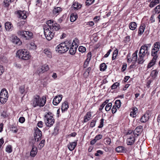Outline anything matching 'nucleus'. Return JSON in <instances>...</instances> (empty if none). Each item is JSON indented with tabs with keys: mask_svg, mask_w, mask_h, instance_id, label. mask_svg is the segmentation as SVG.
<instances>
[{
	"mask_svg": "<svg viewBox=\"0 0 160 160\" xmlns=\"http://www.w3.org/2000/svg\"><path fill=\"white\" fill-rule=\"evenodd\" d=\"M47 26L44 27V32L46 39L49 41L53 37L54 31H58L60 29V25L52 20H49L46 22Z\"/></svg>",
	"mask_w": 160,
	"mask_h": 160,
	"instance_id": "f257e3e1",
	"label": "nucleus"
},
{
	"mask_svg": "<svg viewBox=\"0 0 160 160\" xmlns=\"http://www.w3.org/2000/svg\"><path fill=\"white\" fill-rule=\"evenodd\" d=\"M46 101V99L45 97L43 96L41 98L39 96L37 95L34 97L32 104L34 108L38 106L42 107L45 105Z\"/></svg>",
	"mask_w": 160,
	"mask_h": 160,
	"instance_id": "f03ea898",
	"label": "nucleus"
},
{
	"mask_svg": "<svg viewBox=\"0 0 160 160\" xmlns=\"http://www.w3.org/2000/svg\"><path fill=\"white\" fill-rule=\"evenodd\" d=\"M70 46L71 42L65 41L57 45L56 48V50L59 53H64L68 50Z\"/></svg>",
	"mask_w": 160,
	"mask_h": 160,
	"instance_id": "7ed1b4c3",
	"label": "nucleus"
},
{
	"mask_svg": "<svg viewBox=\"0 0 160 160\" xmlns=\"http://www.w3.org/2000/svg\"><path fill=\"white\" fill-rule=\"evenodd\" d=\"M54 115L51 112H47L44 116V121L45 124L47 127H52L55 122V119L53 117Z\"/></svg>",
	"mask_w": 160,
	"mask_h": 160,
	"instance_id": "20e7f679",
	"label": "nucleus"
},
{
	"mask_svg": "<svg viewBox=\"0 0 160 160\" xmlns=\"http://www.w3.org/2000/svg\"><path fill=\"white\" fill-rule=\"evenodd\" d=\"M16 55L19 58L24 60H28L31 57L29 52L25 49L19 50L17 52Z\"/></svg>",
	"mask_w": 160,
	"mask_h": 160,
	"instance_id": "39448f33",
	"label": "nucleus"
},
{
	"mask_svg": "<svg viewBox=\"0 0 160 160\" xmlns=\"http://www.w3.org/2000/svg\"><path fill=\"white\" fill-rule=\"evenodd\" d=\"M17 33L19 36L25 40H30L33 38V34L30 31L19 30Z\"/></svg>",
	"mask_w": 160,
	"mask_h": 160,
	"instance_id": "423d86ee",
	"label": "nucleus"
},
{
	"mask_svg": "<svg viewBox=\"0 0 160 160\" xmlns=\"http://www.w3.org/2000/svg\"><path fill=\"white\" fill-rule=\"evenodd\" d=\"M8 98V93L5 88L2 89L0 92V102L2 104H5Z\"/></svg>",
	"mask_w": 160,
	"mask_h": 160,
	"instance_id": "0eeeda50",
	"label": "nucleus"
},
{
	"mask_svg": "<svg viewBox=\"0 0 160 160\" xmlns=\"http://www.w3.org/2000/svg\"><path fill=\"white\" fill-rule=\"evenodd\" d=\"M71 46L69 47V53L72 55H74L77 50V49L78 47L79 41V40L77 38H75L73 40L72 43H71Z\"/></svg>",
	"mask_w": 160,
	"mask_h": 160,
	"instance_id": "6e6552de",
	"label": "nucleus"
},
{
	"mask_svg": "<svg viewBox=\"0 0 160 160\" xmlns=\"http://www.w3.org/2000/svg\"><path fill=\"white\" fill-rule=\"evenodd\" d=\"M151 46V43L144 44L141 47L139 52L145 56L146 55H148L149 54L148 50L149 49Z\"/></svg>",
	"mask_w": 160,
	"mask_h": 160,
	"instance_id": "1a4fd4ad",
	"label": "nucleus"
},
{
	"mask_svg": "<svg viewBox=\"0 0 160 160\" xmlns=\"http://www.w3.org/2000/svg\"><path fill=\"white\" fill-rule=\"evenodd\" d=\"M160 48V43L159 42H155L152 49L151 52V55L152 56H155L158 57V53L159 50Z\"/></svg>",
	"mask_w": 160,
	"mask_h": 160,
	"instance_id": "9d476101",
	"label": "nucleus"
},
{
	"mask_svg": "<svg viewBox=\"0 0 160 160\" xmlns=\"http://www.w3.org/2000/svg\"><path fill=\"white\" fill-rule=\"evenodd\" d=\"M138 50H136L132 55V58H131L130 54H128L127 55V62H131L132 61L136 62L137 60L138 56L137 53Z\"/></svg>",
	"mask_w": 160,
	"mask_h": 160,
	"instance_id": "9b49d317",
	"label": "nucleus"
},
{
	"mask_svg": "<svg viewBox=\"0 0 160 160\" xmlns=\"http://www.w3.org/2000/svg\"><path fill=\"white\" fill-rule=\"evenodd\" d=\"M135 135L131 134L129 135L127 139V143L128 145H133L135 141Z\"/></svg>",
	"mask_w": 160,
	"mask_h": 160,
	"instance_id": "f8f14e48",
	"label": "nucleus"
},
{
	"mask_svg": "<svg viewBox=\"0 0 160 160\" xmlns=\"http://www.w3.org/2000/svg\"><path fill=\"white\" fill-rule=\"evenodd\" d=\"M62 98V96L61 94L56 96L53 99V104L55 106L58 105L61 101Z\"/></svg>",
	"mask_w": 160,
	"mask_h": 160,
	"instance_id": "ddd939ff",
	"label": "nucleus"
},
{
	"mask_svg": "<svg viewBox=\"0 0 160 160\" xmlns=\"http://www.w3.org/2000/svg\"><path fill=\"white\" fill-rule=\"evenodd\" d=\"M11 41L13 43L18 45L22 44V42L20 39L16 36H12Z\"/></svg>",
	"mask_w": 160,
	"mask_h": 160,
	"instance_id": "4468645a",
	"label": "nucleus"
},
{
	"mask_svg": "<svg viewBox=\"0 0 160 160\" xmlns=\"http://www.w3.org/2000/svg\"><path fill=\"white\" fill-rule=\"evenodd\" d=\"M43 52L47 58H52V53L50 50L47 48L43 50Z\"/></svg>",
	"mask_w": 160,
	"mask_h": 160,
	"instance_id": "2eb2a0df",
	"label": "nucleus"
},
{
	"mask_svg": "<svg viewBox=\"0 0 160 160\" xmlns=\"http://www.w3.org/2000/svg\"><path fill=\"white\" fill-rule=\"evenodd\" d=\"M142 129V127L141 126H139L134 130L133 134L135 136L137 135V136H138L141 133Z\"/></svg>",
	"mask_w": 160,
	"mask_h": 160,
	"instance_id": "dca6fc26",
	"label": "nucleus"
},
{
	"mask_svg": "<svg viewBox=\"0 0 160 160\" xmlns=\"http://www.w3.org/2000/svg\"><path fill=\"white\" fill-rule=\"evenodd\" d=\"M77 142H70L68 145L67 146L68 149L71 151L73 150L76 146Z\"/></svg>",
	"mask_w": 160,
	"mask_h": 160,
	"instance_id": "f3484780",
	"label": "nucleus"
},
{
	"mask_svg": "<svg viewBox=\"0 0 160 160\" xmlns=\"http://www.w3.org/2000/svg\"><path fill=\"white\" fill-rule=\"evenodd\" d=\"M69 108L68 103L67 101L64 102L62 104L61 109L62 112L66 111Z\"/></svg>",
	"mask_w": 160,
	"mask_h": 160,
	"instance_id": "a211bd4d",
	"label": "nucleus"
},
{
	"mask_svg": "<svg viewBox=\"0 0 160 160\" xmlns=\"http://www.w3.org/2000/svg\"><path fill=\"white\" fill-rule=\"evenodd\" d=\"M5 28L6 30L7 31H11L13 29V25L11 22H7L5 23Z\"/></svg>",
	"mask_w": 160,
	"mask_h": 160,
	"instance_id": "6ab92c4d",
	"label": "nucleus"
},
{
	"mask_svg": "<svg viewBox=\"0 0 160 160\" xmlns=\"http://www.w3.org/2000/svg\"><path fill=\"white\" fill-rule=\"evenodd\" d=\"M149 116L147 113H145L140 118V120L142 122H145L149 119Z\"/></svg>",
	"mask_w": 160,
	"mask_h": 160,
	"instance_id": "aec40b11",
	"label": "nucleus"
},
{
	"mask_svg": "<svg viewBox=\"0 0 160 160\" xmlns=\"http://www.w3.org/2000/svg\"><path fill=\"white\" fill-rule=\"evenodd\" d=\"M18 15L19 18L22 19H25L27 18V16L26 15V12L25 11H19L18 12Z\"/></svg>",
	"mask_w": 160,
	"mask_h": 160,
	"instance_id": "412c9836",
	"label": "nucleus"
},
{
	"mask_svg": "<svg viewBox=\"0 0 160 160\" xmlns=\"http://www.w3.org/2000/svg\"><path fill=\"white\" fill-rule=\"evenodd\" d=\"M92 116L91 112H88L86 115L84 117V122H87L89 121L91 118Z\"/></svg>",
	"mask_w": 160,
	"mask_h": 160,
	"instance_id": "4be33fe9",
	"label": "nucleus"
},
{
	"mask_svg": "<svg viewBox=\"0 0 160 160\" xmlns=\"http://www.w3.org/2000/svg\"><path fill=\"white\" fill-rule=\"evenodd\" d=\"M49 66L48 65L45 64L43 66H42L40 69L38 70L39 72H43L46 71H47L49 69Z\"/></svg>",
	"mask_w": 160,
	"mask_h": 160,
	"instance_id": "5701e85b",
	"label": "nucleus"
},
{
	"mask_svg": "<svg viewBox=\"0 0 160 160\" xmlns=\"http://www.w3.org/2000/svg\"><path fill=\"white\" fill-rule=\"evenodd\" d=\"M37 149L35 146H33L30 152V155L32 157H34L37 153Z\"/></svg>",
	"mask_w": 160,
	"mask_h": 160,
	"instance_id": "b1692460",
	"label": "nucleus"
},
{
	"mask_svg": "<svg viewBox=\"0 0 160 160\" xmlns=\"http://www.w3.org/2000/svg\"><path fill=\"white\" fill-rule=\"evenodd\" d=\"M62 11V9L60 7H54L52 13L54 15L58 14Z\"/></svg>",
	"mask_w": 160,
	"mask_h": 160,
	"instance_id": "393cba45",
	"label": "nucleus"
},
{
	"mask_svg": "<svg viewBox=\"0 0 160 160\" xmlns=\"http://www.w3.org/2000/svg\"><path fill=\"white\" fill-rule=\"evenodd\" d=\"M153 57V58L148 63L147 66V68H150L155 64L156 60L158 57L155 56Z\"/></svg>",
	"mask_w": 160,
	"mask_h": 160,
	"instance_id": "a878e982",
	"label": "nucleus"
},
{
	"mask_svg": "<svg viewBox=\"0 0 160 160\" xmlns=\"http://www.w3.org/2000/svg\"><path fill=\"white\" fill-rule=\"evenodd\" d=\"M82 7V5L77 2H75L73 3L72 7L74 9H80Z\"/></svg>",
	"mask_w": 160,
	"mask_h": 160,
	"instance_id": "bb28decb",
	"label": "nucleus"
},
{
	"mask_svg": "<svg viewBox=\"0 0 160 160\" xmlns=\"http://www.w3.org/2000/svg\"><path fill=\"white\" fill-rule=\"evenodd\" d=\"M138 112V109L137 108H134L132 111L130 113V116L133 117L134 118L136 116V114Z\"/></svg>",
	"mask_w": 160,
	"mask_h": 160,
	"instance_id": "cd10ccee",
	"label": "nucleus"
},
{
	"mask_svg": "<svg viewBox=\"0 0 160 160\" xmlns=\"http://www.w3.org/2000/svg\"><path fill=\"white\" fill-rule=\"evenodd\" d=\"M138 63H142L144 61V57L145 56V55H143L139 52L138 53Z\"/></svg>",
	"mask_w": 160,
	"mask_h": 160,
	"instance_id": "c85d7f7f",
	"label": "nucleus"
},
{
	"mask_svg": "<svg viewBox=\"0 0 160 160\" xmlns=\"http://www.w3.org/2000/svg\"><path fill=\"white\" fill-rule=\"evenodd\" d=\"M129 27L131 30H134L136 28L137 25L135 22H131L130 23Z\"/></svg>",
	"mask_w": 160,
	"mask_h": 160,
	"instance_id": "c756f323",
	"label": "nucleus"
},
{
	"mask_svg": "<svg viewBox=\"0 0 160 160\" xmlns=\"http://www.w3.org/2000/svg\"><path fill=\"white\" fill-rule=\"evenodd\" d=\"M78 15L76 13H73L71 14L70 18V20L71 22H74L78 18Z\"/></svg>",
	"mask_w": 160,
	"mask_h": 160,
	"instance_id": "7c9ffc66",
	"label": "nucleus"
},
{
	"mask_svg": "<svg viewBox=\"0 0 160 160\" xmlns=\"http://www.w3.org/2000/svg\"><path fill=\"white\" fill-rule=\"evenodd\" d=\"M92 57V53L90 52H89L87 54V58L85 62V63L88 64L90 61Z\"/></svg>",
	"mask_w": 160,
	"mask_h": 160,
	"instance_id": "2f4dec72",
	"label": "nucleus"
},
{
	"mask_svg": "<svg viewBox=\"0 0 160 160\" xmlns=\"http://www.w3.org/2000/svg\"><path fill=\"white\" fill-rule=\"evenodd\" d=\"M107 68V66L104 63H101L100 65V71H104L106 70Z\"/></svg>",
	"mask_w": 160,
	"mask_h": 160,
	"instance_id": "473e14b6",
	"label": "nucleus"
},
{
	"mask_svg": "<svg viewBox=\"0 0 160 160\" xmlns=\"http://www.w3.org/2000/svg\"><path fill=\"white\" fill-rule=\"evenodd\" d=\"M159 0H154V1L151 2L149 5V6L151 8H152L155 6L157 4L159 3Z\"/></svg>",
	"mask_w": 160,
	"mask_h": 160,
	"instance_id": "72a5a7b5",
	"label": "nucleus"
},
{
	"mask_svg": "<svg viewBox=\"0 0 160 160\" xmlns=\"http://www.w3.org/2000/svg\"><path fill=\"white\" fill-rule=\"evenodd\" d=\"M145 28V27L142 26H140L138 31V34L141 35L143 32Z\"/></svg>",
	"mask_w": 160,
	"mask_h": 160,
	"instance_id": "f704fd0d",
	"label": "nucleus"
},
{
	"mask_svg": "<svg viewBox=\"0 0 160 160\" xmlns=\"http://www.w3.org/2000/svg\"><path fill=\"white\" fill-rule=\"evenodd\" d=\"M6 151L8 153H10L12 152V147L11 145H8L6 148Z\"/></svg>",
	"mask_w": 160,
	"mask_h": 160,
	"instance_id": "c9c22d12",
	"label": "nucleus"
},
{
	"mask_svg": "<svg viewBox=\"0 0 160 160\" xmlns=\"http://www.w3.org/2000/svg\"><path fill=\"white\" fill-rule=\"evenodd\" d=\"M124 148V147L122 146H118L116 148V151L118 152H123Z\"/></svg>",
	"mask_w": 160,
	"mask_h": 160,
	"instance_id": "e433bc0d",
	"label": "nucleus"
},
{
	"mask_svg": "<svg viewBox=\"0 0 160 160\" xmlns=\"http://www.w3.org/2000/svg\"><path fill=\"white\" fill-rule=\"evenodd\" d=\"M25 86L24 85H22L19 87V91L21 94L24 93L25 92Z\"/></svg>",
	"mask_w": 160,
	"mask_h": 160,
	"instance_id": "4c0bfd02",
	"label": "nucleus"
},
{
	"mask_svg": "<svg viewBox=\"0 0 160 160\" xmlns=\"http://www.w3.org/2000/svg\"><path fill=\"white\" fill-rule=\"evenodd\" d=\"M35 129V130L34 133V136L42 135V132L38 128H36Z\"/></svg>",
	"mask_w": 160,
	"mask_h": 160,
	"instance_id": "58836bf2",
	"label": "nucleus"
},
{
	"mask_svg": "<svg viewBox=\"0 0 160 160\" xmlns=\"http://www.w3.org/2000/svg\"><path fill=\"white\" fill-rule=\"evenodd\" d=\"M78 49L79 51L82 53L85 52L86 50L85 47L82 46H80L78 48Z\"/></svg>",
	"mask_w": 160,
	"mask_h": 160,
	"instance_id": "ea45409f",
	"label": "nucleus"
},
{
	"mask_svg": "<svg viewBox=\"0 0 160 160\" xmlns=\"http://www.w3.org/2000/svg\"><path fill=\"white\" fill-rule=\"evenodd\" d=\"M158 73L157 71L155 70L152 71L151 73V76L153 78H155Z\"/></svg>",
	"mask_w": 160,
	"mask_h": 160,
	"instance_id": "a19ab883",
	"label": "nucleus"
},
{
	"mask_svg": "<svg viewBox=\"0 0 160 160\" xmlns=\"http://www.w3.org/2000/svg\"><path fill=\"white\" fill-rule=\"evenodd\" d=\"M112 103L111 102L107 104L105 108V109L106 111H109L112 107Z\"/></svg>",
	"mask_w": 160,
	"mask_h": 160,
	"instance_id": "79ce46f5",
	"label": "nucleus"
},
{
	"mask_svg": "<svg viewBox=\"0 0 160 160\" xmlns=\"http://www.w3.org/2000/svg\"><path fill=\"white\" fill-rule=\"evenodd\" d=\"M120 85L119 82H116L112 85L111 88V89H116Z\"/></svg>",
	"mask_w": 160,
	"mask_h": 160,
	"instance_id": "37998d69",
	"label": "nucleus"
},
{
	"mask_svg": "<svg viewBox=\"0 0 160 160\" xmlns=\"http://www.w3.org/2000/svg\"><path fill=\"white\" fill-rule=\"evenodd\" d=\"M118 53V51L116 49L114 51L113 53L112 56V59L113 60H115L116 59Z\"/></svg>",
	"mask_w": 160,
	"mask_h": 160,
	"instance_id": "c03bdc74",
	"label": "nucleus"
},
{
	"mask_svg": "<svg viewBox=\"0 0 160 160\" xmlns=\"http://www.w3.org/2000/svg\"><path fill=\"white\" fill-rule=\"evenodd\" d=\"M109 101V100H106L100 106L99 108V110H102L104 108V106L108 103Z\"/></svg>",
	"mask_w": 160,
	"mask_h": 160,
	"instance_id": "a18cd8bd",
	"label": "nucleus"
},
{
	"mask_svg": "<svg viewBox=\"0 0 160 160\" xmlns=\"http://www.w3.org/2000/svg\"><path fill=\"white\" fill-rule=\"evenodd\" d=\"M45 140H42L39 143L38 146V148L39 149H41L44 145Z\"/></svg>",
	"mask_w": 160,
	"mask_h": 160,
	"instance_id": "49530a36",
	"label": "nucleus"
},
{
	"mask_svg": "<svg viewBox=\"0 0 160 160\" xmlns=\"http://www.w3.org/2000/svg\"><path fill=\"white\" fill-rule=\"evenodd\" d=\"M121 101L120 100H116L115 102V105L117 108H119L121 106Z\"/></svg>",
	"mask_w": 160,
	"mask_h": 160,
	"instance_id": "de8ad7c7",
	"label": "nucleus"
},
{
	"mask_svg": "<svg viewBox=\"0 0 160 160\" xmlns=\"http://www.w3.org/2000/svg\"><path fill=\"white\" fill-rule=\"evenodd\" d=\"M42 136V135L34 136L35 141L36 142H38L41 139Z\"/></svg>",
	"mask_w": 160,
	"mask_h": 160,
	"instance_id": "09e8293b",
	"label": "nucleus"
},
{
	"mask_svg": "<svg viewBox=\"0 0 160 160\" xmlns=\"http://www.w3.org/2000/svg\"><path fill=\"white\" fill-rule=\"evenodd\" d=\"M154 10L155 13H159L160 12V4L156 7Z\"/></svg>",
	"mask_w": 160,
	"mask_h": 160,
	"instance_id": "8fccbe9b",
	"label": "nucleus"
},
{
	"mask_svg": "<svg viewBox=\"0 0 160 160\" xmlns=\"http://www.w3.org/2000/svg\"><path fill=\"white\" fill-rule=\"evenodd\" d=\"M104 119L103 118H102L101 119L100 121V124L98 127V128H101L103 127L104 124Z\"/></svg>",
	"mask_w": 160,
	"mask_h": 160,
	"instance_id": "3c124183",
	"label": "nucleus"
},
{
	"mask_svg": "<svg viewBox=\"0 0 160 160\" xmlns=\"http://www.w3.org/2000/svg\"><path fill=\"white\" fill-rule=\"evenodd\" d=\"M95 0H86V4L87 6H89L94 2Z\"/></svg>",
	"mask_w": 160,
	"mask_h": 160,
	"instance_id": "603ef678",
	"label": "nucleus"
},
{
	"mask_svg": "<svg viewBox=\"0 0 160 160\" xmlns=\"http://www.w3.org/2000/svg\"><path fill=\"white\" fill-rule=\"evenodd\" d=\"M96 122V121L94 120H92L90 122V124L89 125L90 127L91 128L94 127L95 125Z\"/></svg>",
	"mask_w": 160,
	"mask_h": 160,
	"instance_id": "864d4df0",
	"label": "nucleus"
},
{
	"mask_svg": "<svg viewBox=\"0 0 160 160\" xmlns=\"http://www.w3.org/2000/svg\"><path fill=\"white\" fill-rule=\"evenodd\" d=\"M103 154V152L100 150H98L97 151L96 153L95 154V156H99V155H102Z\"/></svg>",
	"mask_w": 160,
	"mask_h": 160,
	"instance_id": "5fc2aeb1",
	"label": "nucleus"
},
{
	"mask_svg": "<svg viewBox=\"0 0 160 160\" xmlns=\"http://www.w3.org/2000/svg\"><path fill=\"white\" fill-rule=\"evenodd\" d=\"M19 122L21 123H24L25 121V118L24 117H21L19 119Z\"/></svg>",
	"mask_w": 160,
	"mask_h": 160,
	"instance_id": "6e6d98bb",
	"label": "nucleus"
},
{
	"mask_svg": "<svg viewBox=\"0 0 160 160\" xmlns=\"http://www.w3.org/2000/svg\"><path fill=\"white\" fill-rule=\"evenodd\" d=\"M4 72V68L2 65H0V76L2 75Z\"/></svg>",
	"mask_w": 160,
	"mask_h": 160,
	"instance_id": "4d7b16f0",
	"label": "nucleus"
},
{
	"mask_svg": "<svg viewBox=\"0 0 160 160\" xmlns=\"http://www.w3.org/2000/svg\"><path fill=\"white\" fill-rule=\"evenodd\" d=\"M86 25L89 26L90 27H92L94 25V23L93 21H90L87 22Z\"/></svg>",
	"mask_w": 160,
	"mask_h": 160,
	"instance_id": "13d9d810",
	"label": "nucleus"
},
{
	"mask_svg": "<svg viewBox=\"0 0 160 160\" xmlns=\"http://www.w3.org/2000/svg\"><path fill=\"white\" fill-rule=\"evenodd\" d=\"M127 67V64L125 63L123 64L122 67V72H124L125 71L126 68Z\"/></svg>",
	"mask_w": 160,
	"mask_h": 160,
	"instance_id": "bf43d9fd",
	"label": "nucleus"
},
{
	"mask_svg": "<svg viewBox=\"0 0 160 160\" xmlns=\"http://www.w3.org/2000/svg\"><path fill=\"white\" fill-rule=\"evenodd\" d=\"M102 135L101 134H99L98 135L96 136L95 138L97 141V140L101 139L102 138Z\"/></svg>",
	"mask_w": 160,
	"mask_h": 160,
	"instance_id": "052dcab7",
	"label": "nucleus"
},
{
	"mask_svg": "<svg viewBox=\"0 0 160 160\" xmlns=\"http://www.w3.org/2000/svg\"><path fill=\"white\" fill-rule=\"evenodd\" d=\"M43 123L42 122L40 121L37 124L39 128H42L43 126Z\"/></svg>",
	"mask_w": 160,
	"mask_h": 160,
	"instance_id": "680f3d73",
	"label": "nucleus"
},
{
	"mask_svg": "<svg viewBox=\"0 0 160 160\" xmlns=\"http://www.w3.org/2000/svg\"><path fill=\"white\" fill-rule=\"evenodd\" d=\"M116 107L115 106H113L112 109V113H115L117 111Z\"/></svg>",
	"mask_w": 160,
	"mask_h": 160,
	"instance_id": "e2e57ef3",
	"label": "nucleus"
},
{
	"mask_svg": "<svg viewBox=\"0 0 160 160\" xmlns=\"http://www.w3.org/2000/svg\"><path fill=\"white\" fill-rule=\"evenodd\" d=\"M4 2L6 6H8L9 5V0H4Z\"/></svg>",
	"mask_w": 160,
	"mask_h": 160,
	"instance_id": "0e129e2a",
	"label": "nucleus"
},
{
	"mask_svg": "<svg viewBox=\"0 0 160 160\" xmlns=\"http://www.w3.org/2000/svg\"><path fill=\"white\" fill-rule=\"evenodd\" d=\"M100 19V17L99 16H96L94 18L93 20L95 21V22H97Z\"/></svg>",
	"mask_w": 160,
	"mask_h": 160,
	"instance_id": "69168bd1",
	"label": "nucleus"
},
{
	"mask_svg": "<svg viewBox=\"0 0 160 160\" xmlns=\"http://www.w3.org/2000/svg\"><path fill=\"white\" fill-rule=\"evenodd\" d=\"M106 142L107 144H110L111 142V139L110 138H106Z\"/></svg>",
	"mask_w": 160,
	"mask_h": 160,
	"instance_id": "338daca9",
	"label": "nucleus"
},
{
	"mask_svg": "<svg viewBox=\"0 0 160 160\" xmlns=\"http://www.w3.org/2000/svg\"><path fill=\"white\" fill-rule=\"evenodd\" d=\"M150 20L151 22L152 23L155 22L154 15H152L150 18Z\"/></svg>",
	"mask_w": 160,
	"mask_h": 160,
	"instance_id": "774afa93",
	"label": "nucleus"
}]
</instances>
